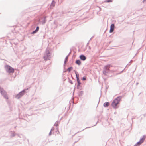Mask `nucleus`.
<instances>
[{
	"mask_svg": "<svg viewBox=\"0 0 146 146\" xmlns=\"http://www.w3.org/2000/svg\"><path fill=\"white\" fill-rule=\"evenodd\" d=\"M112 67V66L110 64L106 65L103 69V73L106 76H109V74L115 72V70L111 69Z\"/></svg>",
	"mask_w": 146,
	"mask_h": 146,
	"instance_id": "nucleus-1",
	"label": "nucleus"
},
{
	"mask_svg": "<svg viewBox=\"0 0 146 146\" xmlns=\"http://www.w3.org/2000/svg\"><path fill=\"white\" fill-rule=\"evenodd\" d=\"M122 98V96H119L115 98L112 102L111 105L112 107L116 109L117 108V105L119 103L120 101L121 100Z\"/></svg>",
	"mask_w": 146,
	"mask_h": 146,
	"instance_id": "nucleus-2",
	"label": "nucleus"
},
{
	"mask_svg": "<svg viewBox=\"0 0 146 146\" xmlns=\"http://www.w3.org/2000/svg\"><path fill=\"white\" fill-rule=\"evenodd\" d=\"M49 49L48 48H47L44 56V60H50L51 58V53L50 52Z\"/></svg>",
	"mask_w": 146,
	"mask_h": 146,
	"instance_id": "nucleus-3",
	"label": "nucleus"
},
{
	"mask_svg": "<svg viewBox=\"0 0 146 146\" xmlns=\"http://www.w3.org/2000/svg\"><path fill=\"white\" fill-rule=\"evenodd\" d=\"M5 69L6 71L9 73H12L14 72V69L8 65H6L5 66Z\"/></svg>",
	"mask_w": 146,
	"mask_h": 146,
	"instance_id": "nucleus-4",
	"label": "nucleus"
},
{
	"mask_svg": "<svg viewBox=\"0 0 146 146\" xmlns=\"http://www.w3.org/2000/svg\"><path fill=\"white\" fill-rule=\"evenodd\" d=\"M28 90V89H24L22 91L19 92L15 96V97L18 99H19L21 97L23 96L25 94L27 93L26 91Z\"/></svg>",
	"mask_w": 146,
	"mask_h": 146,
	"instance_id": "nucleus-5",
	"label": "nucleus"
},
{
	"mask_svg": "<svg viewBox=\"0 0 146 146\" xmlns=\"http://www.w3.org/2000/svg\"><path fill=\"white\" fill-rule=\"evenodd\" d=\"M0 92L3 97L6 99H8L6 92L3 89L0 87Z\"/></svg>",
	"mask_w": 146,
	"mask_h": 146,
	"instance_id": "nucleus-6",
	"label": "nucleus"
},
{
	"mask_svg": "<svg viewBox=\"0 0 146 146\" xmlns=\"http://www.w3.org/2000/svg\"><path fill=\"white\" fill-rule=\"evenodd\" d=\"M115 28V25L114 24H112L110 26V33H111L113 32Z\"/></svg>",
	"mask_w": 146,
	"mask_h": 146,
	"instance_id": "nucleus-7",
	"label": "nucleus"
},
{
	"mask_svg": "<svg viewBox=\"0 0 146 146\" xmlns=\"http://www.w3.org/2000/svg\"><path fill=\"white\" fill-rule=\"evenodd\" d=\"M79 58L82 61H85L86 59V56L83 54L80 55L79 56Z\"/></svg>",
	"mask_w": 146,
	"mask_h": 146,
	"instance_id": "nucleus-8",
	"label": "nucleus"
},
{
	"mask_svg": "<svg viewBox=\"0 0 146 146\" xmlns=\"http://www.w3.org/2000/svg\"><path fill=\"white\" fill-rule=\"evenodd\" d=\"M39 27L37 26L36 27V29L34 31H33L31 33V34H34L36 33V32H37L38 31V30H39Z\"/></svg>",
	"mask_w": 146,
	"mask_h": 146,
	"instance_id": "nucleus-9",
	"label": "nucleus"
},
{
	"mask_svg": "<svg viewBox=\"0 0 146 146\" xmlns=\"http://www.w3.org/2000/svg\"><path fill=\"white\" fill-rule=\"evenodd\" d=\"M77 83H78V85H77V88L79 89V86H80L81 83L80 82V79L77 80Z\"/></svg>",
	"mask_w": 146,
	"mask_h": 146,
	"instance_id": "nucleus-10",
	"label": "nucleus"
},
{
	"mask_svg": "<svg viewBox=\"0 0 146 146\" xmlns=\"http://www.w3.org/2000/svg\"><path fill=\"white\" fill-rule=\"evenodd\" d=\"M110 105V104L109 102H106L103 104V106L104 107H107L108 106Z\"/></svg>",
	"mask_w": 146,
	"mask_h": 146,
	"instance_id": "nucleus-11",
	"label": "nucleus"
},
{
	"mask_svg": "<svg viewBox=\"0 0 146 146\" xmlns=\"http://www.w3.org/2000/svg\"><path fill=\"white\" fill-rule=\"evenodd\" d=\"M75 63L79 66L81 64V62L79 60H77L75 61Z\"/></svg>",
	"mask_w": 146,
	"mask_h": 146,
	"instance_id": "nucleus-12",
	"label": "nucleus"
},
{
	"mask_svg": "<svg viewBox=\"0 0 146 146\" xmlns=\"http://www.w3.org/2000/svg\"><path fill=\"white\" fill-rule=\"evenodd\" d=\"M75 73L76 74V79L77 80L79 79H79V74L78 73H77V72L76 71H75Z\"/></svg>",
	"mask_w": 146,
	"mask_h": 146,
	"instance_id": "nucleus-13",
	"label": "nucleus"
},
{
	"mask_svg": "<svg viewBox=\"0 0 146 146\" xmlns=\"http://www.w3.org/2000/svg\"><path fill=\"white\" fill-rule=\"evenodd\" d=\"M68 57L66 56V58H65V60H64V65H65V64H66V62L67 61H68Z\"/></svg>",
	"mask_w": 146,
	"mask_h": 146,
	"instance_id": "nucleus-14",
	"label": "nucleus"
},
{
	"mask_svg": "<svg viewBox=\"0 0 146 146\" xmlns=\"http://www.w3.org/2000/svg\"><path fill=\"white\" fill-rule=\"evenodd\" d=\"M73 69V68L72 67H69L67 69V70L70 72Z\"/></svg>",
	"mask_w": 146,
	"mask_h": 146,
	"instance_id": "nucleus-15",
	"label": "nucleus"
},
{
	"mask_svg": "<svg viewBox=\"0 0 146 146\" xmlns=\"http://www.w3.org/2000/svg\"><path fill=\"white\" fill-rule=\"evenodd\" d=\"M83 93V92L82 91H80L78 93V96H82Z\"/></svg>",
	"mask_w": 146,
	"mask_h": 146,
	"instance_id": "nucleus-16",
	"label": "nucleus"
},
{
	"mask_svg": "<svg viewBox=\"0 0 146 146\" xmlns=\"http://www.w3.org/2000/svg\"><path fill=\"white\" fill-rule=\"evenodd\" d=\"M55 3V2L54 0H53L52 1V3L51 4V5L52 6H54V5Z\"/></svg>",
	"mask_w": 146,
	"mask_h": 146,
	"instance_id": "nucleus-17",
	"label": "nucleus"
},
{
	"mask_svg": "<svg viewBox=\"0 0 146 146\" xmlns=\"http://www.w3.org/2000/svg\"><path fill=\"white\" fill-rule=\"evenodd\" d=\"M113 0H106L104 1V2L107 3H109L112 2Z\"/></svg>",
	"mask_w": 146,
	"mask_h": 146,
	"instance_id": "nucleus-18",
	"label": "nucleus"
},
{
	"mask_svg": "<svg viewBox=\"0 0 146 146\" xmlns=\"http://www.w3.org/2000/svg\"><path fill=\"white\" fill-rule=\"evenodd\" d=\"M45 22H46V20H45V18L44 19V20L42 22V24H44L45 23Z\"/></svg>",
	"mask_w": 146,
	"mask_h": 146,
	"instance_id": "nucleus-19",
	"label": "nucleus"
},
{
	"mask_svg": "<svg viewBox=\"0 0 146 146\" xmlns=\"http://www.w3.org/2000/svg\"><path fill=\"white\" fill-rule=\"evenodd\" d=\"M86 76H84L82 78V80L83 81L85 80H86Z\"/></svg>",
	"mask_w": 146,
	"mask_h": 146,
	"instance_id": "nucleus-20",
	"label": "nucleus"
},
{
	"mask_svg": "<svg viewBox=\"0 0 146 146\" xmlns=\"http://www.w3.org/2000/svg\"><path fill=\"white\" fill-rule=\"evenodd\" d=\"M53 130H54V128H52L51 129V130L50 131V133H49V135H51V131H52Z\"/></svg>",
	"mask_w": 146,
	"mask_h": 146,
	"instance_id": "nucleus-21",
	"label": "nucleus"
},
{
	"mask_svg": "<svg viewBox=\"0 0 146 146\" xmlns=\"http://www.w3.org/2000/svg\"><path fill=\"white\" fill-rule=\"evenodd\" d=\"M15 133H13L11 135V137H13L15 136Z\"/></svg>",
	"mask_w": 146,
	"mask_h": 146,
	"instance_id": "nucleus-22",
	"label": "nucleus"
},
{
	"mask_svg": "<svg viewBox=\"0 0 146 146\" xmlns=\"http://www.w3.org/2000/svg\"><path fill=\"white\" fill-rule=\"evenodd\" d=\"M54 126H58V123L56 122L54 125Z\"/></svg>",
	"mask_w": 146,
	"mask_h": 146,
	"instance_id": "nucleus-23",
	"label": "nucleus"
},
{
	"mask_svg": "<svg viewBox=\"0 0 146 146\" xmlns=\"http://www.w3.org/2000/svg\"><path fill=\"white\" fill-rule=\"evenodd\" d=\"M69 82L71 84H73L71 80H69Z\"/></svg>",
	"mask_w": 146,
	"mask_h": 146,
	"instance_id": "nucleus-24",
	"label": "nucleus"
},
{
	"mask_svg": "<svg viewBox=\"0 0 146 146\" xmlns=\"http://www.w3.org/2000/svg\"><path fill=\"white\" fill-rule=\"evenodd\" d=\"M124 70V69L123 70L117 74H119L121 73H122L123 72V71Z\"/></svg>",
	"mask_w": 146,
	"mask_h": 146,
	"instance_id": "nucleus-25",
	"label": "nucleus"
},
{
	"mask_svg": "<svg viewBox=\"0 0 146 146\" xmlns=\"http://www.w3.org/2000/svg\"><path fill=\"white\" fill-rule=\"evenodd\" d=\"M71 52L70 51L69 53V54H68V55L67 56L68 57L69 56L70 54H71Z\"/></svg>",
	"mask_w": 146,
	"mask_h": 146,
	"instance_id": "nucleus-26",
	"label": "nucleus"
},
{
	"mask_svg": "<svg viewBox=\"0 0 146 146\" xmlns=\"http://www.w3.org/2000/svg\"><path fill=\"white\" fill-rule=\"evenodd\" d=\"M98 7L99 8V11H100L101 10V9L100 7Z\"/></svg>",
	"mask_w": 146,
	"mask_h": 146,
	"instance_id": "nucleus-27",
	"label": "nucleus"
},
{
	"mask_svg": "<svg viewBox=\"0 0 146 146\" xmlns=\"http://www.w3.org/2000/svg\"><path fill=\"white\" fill-rule=\"evenodd\" d=\"M145 2H146V0H143V3H144Z\"/></svg>",
	"mask_w": 146,
	"mask_h": 146,
	"instance_id": "nucleus-28",
	"label": "nucleus"
},
{
	"mask_svg": "<svg viewBox=\"0 0 146 146\" xmlns=\"http://www.w3.org/2000/svg\"><path fill=\"white\" fill-rule=\"evenodd\" d=\"M129 65H129H130V64H129H129H127V65Z\"/></svg>",
	"mask_w": 146,
	"mask_h": 146,
	"instance_id": "nucleus-29",
	"label": "nucleus"
},
{
	"mask_svg": "<svg viewBox=\"0 0 146 146\" xmlns=\"http://www.w3.org/2000/svg\"><path fill=\"white\" fill-rule=\"evenodd\" d=\"M86 127L85 129H86V128H90V127Z\"/></svg>",
	"mask_w": 146,
	"mask_h": 146,
	"instance_id": "nucleus-30",
	"label": "nucleus"
},
{
	"mask_svg": "<svg viewBox=\"0 0 146 146\" xmlns=\"http://www.w3.org/2000/svg\"><path fill=\"white\" fill-rule=\"evenodd\" d=\"M92 38H91L90 39V40L89 41V42L90 41V40H91L92 39Z\"/></svg>",
	"mask_w": 146,
	"mask_h": 146,
	"instance_id": "nucleus-31",
	"label": "nucleus"
},
{
	"mask_svg": "<svg viewBox=\"0 0 146 146\" xmlns=\"http://www.w3.org/2000/svg\"><path fill=\"white\" fill-rule=\"evenodd\" d=\"M89 44V42H88L87 43V45H88Z\"/></svg>",
	"mask_w": 146,
	"mask_h": 146,
	"instance_id": "nucleus-32",
	"label": "nucleus"
},
{
	"mask_svg": "<svg viewBox=\"0 0 146 146\" xmlns=\"http://www.w3.org/2000/svg\"><path fill=\"white\" fill-rule=\"evenodd\" d=\"M97 123H98V122H97V123H96V125H94V126H95L97 124Z\"/></svg>",
	"mask_w": 146,
	"mask_h": 146,
	"instance_id": "nucleus-33",
	"label": "nucleus"
},
{
	"mask_svg": "<svg viewBox=\"0 0 146 146\" xmlns=\"http://www.w3.org/2000/svg\"><path fill=\"white\" fill-rule=\"evenodd\" d=\"M89 48L90 49H91L90 47V46L89 47Z\"/></svg>",
	"mask_w": 146,
	"mask_h": 146,
	"instance_id": "nucleus-34",
	"label": "nucleus"
},
{
	"mask_svg": "<svg viewBox=\"0 0 146 146\" xmlns=\"http://www.w3.org/2000/svg\"><path fill=\"white\" fill-rule=\"evenodd\" d=\"M83 129L81 131H83V130H84V129Z\"/></svg>",
	"mask_w": 146,
	"mask_h": 146,
	"instance_id": "nucleus-35",
	"label": "nucleus"
},
{
	"mask_svg": "<svg viewBox=\"0 0 146 146\" xmlns=\"http://www.w3.org/2000/svg\"><path fill=\"white\" fill-rule=\"evenodd\" d=\"M136 84H137V85L138 84V83H137Z\"/></svg>",
	"mask_w": 146,
	"mask_h": 146,
	"instance_id": "nucleus-36",
	"label": "nucleus"
},
{
	"mask_svg": "<svg viewBox=\"0 0 146 146\" xmlns=\"http://www.w3.org/2000/svg\"><path fill=\"white\" fill-rule=\"evenodd\" d=\"M132 60H131V61H130V62H132Z\"/></svg>",
	"mask_w": 146,
	"mask_h": 146,
	"instance_id": "nucleus-37",
	"label": "nucleus"
}]
</instances>
